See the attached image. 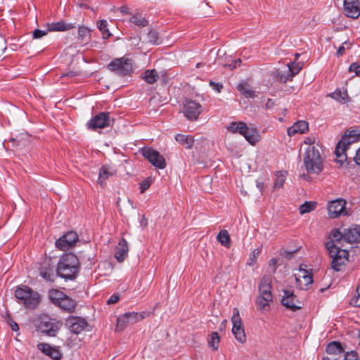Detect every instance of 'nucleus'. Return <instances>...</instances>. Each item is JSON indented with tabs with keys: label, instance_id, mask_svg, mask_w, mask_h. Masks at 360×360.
I'll use <instances>...</instances> for the list:
<instances>
[{
	"label": "nucleus",
	"instance_id": "obj_20",
	"mask_svg": "<svg viewBox=\"0 0 360 360\" xmlns=\"http://www.w3.org/2000/svg\"><path fill=\"white\" fill-rule=\"evenodd\" d=\"M39 273L42 278L49 281H54L56 274L53 266L49 262V260H45L41 265Z\"/></svg>",
	"mask_w": 360,
	"mask_h": 360
},
{
	"label": "nucleus",
	"instance_id": "obj_18",
	"mask_svg": "<svg viewBox=\"0 0 360 360\" xmlns=\"http://www.w3.org/2000/svg\"><path fill=\"white\" fill-rule=\"evenodd\" d=\"M282 304L287 308L292 311H296L302 307V302H300L293 292L288 290L284 291V295L282 298Z\"/></svg>",
	"mask_w": 360,
	"mask_h": 360
},
{
	"label": "nucleus",
	"instance_id": "obj_25",
	"mask_svg": "<svg viewBox=\"0 0 360 360\" xmlns=\"http://www.w3.org/2000/svg\"><path fill=\"white\" fill-rule=\"evenodd\" d=\"M242 136H243L246 141L251 145H255L260 139L259 131L256 128L253 127H248V125L247 129H245V132Z\"/></svg>",
	"mask_w": 360,
	"mask_h": 360
},
{
	"label": "nucleus",
	"instance_id": "obj_7",
	"mask_svg": "<svg viewBox=\"0 0 360 360\" xmlns=\"http://www.w3.org/2000/svg\"><path fill=\"white\" fill-rule=\"evenodd\" d=\"M108 68L118 75L126 76L132 71V62L126 57L115 58L108 65Z\"/></svg>",
	"mask_w": 360,
	"mask_h": 360
},
{
	"label": "nucleus",
	"instance_id": "obj_50",
	"mask_svg": "<svg viewBox=\"0 0 360 360\" xmlns=\"http://www.w3.org/2000/svg\"><path fill=\"white\" fill-rule=\"evenodd\" d=\"M316 141V138L315 136H307L304 139V143L307 145V148H309L310 147H317V146L315 145Z\"/></svg>",
	"mask_w": 360,
	"mask_h": 360
},
{
	"label": "nucleus",
	"instance_id": "obj_58",
	"mask_svg": "<svg viewBox=\"0 0 360 360\" xmlns=\"http://www.w3.org/2000/svg\"><path fill=\"white\" fill-rule=\"evenodd\" d=\"M278 265V259L276 258H272L269 262V266L271 269V271L274 272L277 268Z\"/></svg>",
	"mask_w": 360,
	"mask_h": 360
},
{
	"label": "nucleus",
	"instance_id": "obj_49",
	"mask_svg": "<svg viewBox=\"0 0 360 360\" xmlns=\"http://www.w3.org/2000/svg\"><path fill=\"white\" fill-rule=\"evenodd\" d=\"M344 141H340L335 150V155H340V154H346L345 152L347 149L346 146H344Z\"/></svg>",
	"mask_w": 360,
	"mask_h": 360
},
{
	"label": "nucleus",
	"instance_id": "obj_37",
	"mask_svg": "<svg viewBox=\"0 0 360 360\" xmlns=\"http://www.w3.org/2000/svg\"><path fill=\"white\" fill-rule=\"evenodd\" d=\"M330 96L342 103H345L348 101V95L347 91L335 90L330 94Z\"/></svg>",
	"mask_w": 360,
	"mask_h": 360
},
{
	"label": "nucleus",
	"instance_id": "obj_8",
	"mask_svg": "<svg viewBox=\"0 0 360 360\" xmlns=\"http://www.w3.org/2000/svg\"><path fill=\"white\" fill-rule=\"evenodd\" d=\"M231 322L233 324L232 333L236 340L240 343H244L246 341V335L242 319L240 317L239 310L237 308H234L233 310Z\"/></svg>",
	"mask_w": 360,
	"mask_h": 360
},
{
	"label": "nucleus",
	"instance_id": "obj_56",
	"mask_svg": "<svg viewBox=\"0 0 360 360\" xmlns=\"http://www.w3.org/2000/svg\"><path fill=\"white\" fill-rule=\"evenodd\" d=\"M344 360H358L357 354L355 352H347Z\"/></svg>",
	"mask_w": 360,
	"mask_h": 360
},
{
	"label": "nucleus",
	"instance_id": "obj_19",
	"mask_svg": "<svg viewBox=\"0 0 360 360\" xmlns=\"http://www.w3.org/2000/svg\"><path fill=\"white\" fill-rule=\"evenodd\" d=\"M292 65L293 64L288 65V70L287 75H284L279 70H276L272 73L274 78L282 83H285L288 80H292V77L299 72V69L295 72L293 70Z\"/></svg>",
	"mask_w": 360,
	"mask_h": 360
},
{
	"label": "nucleus",
	"instance_id": "obj_24",
	"mask_svg": "<svg viewBox=\"0 0 360 360\" xmlns=\"http://www.w3.org/2000/svg\"><path fill=\"white\" fill-rule=\"evenodd\" d=\"M309 129L308 123L306 121L300 120L290 127L288 130V134L290 136L297 134H304Z\"/></svg>",
	"mask_w": 360,
	"mask_h": 360
},
{
	"label": "nucleus",
	"instance_id": "obj_33",
	"mask_svg": "<svg viewBox=\"0 0 360 360\" xmlns=\"http://www.w3.org/2000/svg\"><path fill=\"white\" fill-rule=\"evenodd\" d=\"M344 240L343 233L338 229H333L330 234V240L327 243H330L335 245H341L340 243Z\"/></svg>",
	"mask_w": 360,
	"mask_h": 360
},
{
	"label": "nucleus",
	"instance_id": "obj_10",
	"mask_svg": "<svg viewBox=\"0 0 360 360\" xmlns=\"http://www.w3.org/2000/svg\"><path fill=\"white\" fill-rule=\"evenodd\" d=\"M182 111L187 120L196 121L202 111V107L195 101L186 99L183 105Z\"/></svg>",
	"mask_w": 360,
	"mask_h": 360
},
{
	"label": "nucleus",
	"instance_id": "obj_51",
	"mask_svg": "<svg viewBox=\"0 0 360 360\" xmlns=\"http://www.w3.org/2000/svg\"><path fill=\"white\" fill-rule=\"evenodd\" d=\"M349 72H354L356 75L360 76V64L353 63L350 65L349 68Z\"/></svg>",
	"mask_w": 360,
	"mask_h": 360
},
{
	"label": "nucleus",
	"instance_id": "obj_17",
	"mask_svg": "<svg viewBox=\"0 0 360 360\" xmlns=\"http://www.w3.org/2000/svg\"><path fill=\"white\" fill-rule=\"evenodd\" d=\"M37 347L53 360H60L62 358L63 354L58 347L51 346L48 343H39Z\"/></svg>",
	"mask_w": 360,
	"mask_h": 360
},
{
	"label": "nucleus",
	"instance_id": "obj_52",
	"mask_svg": "<svg viewBox=\"0 0 360 360\" xmlns=\"http://www.w3.org/2000/svg\"><path fill=\"white\" fill-rule=\"evenodd\" d=\"M150 186V181L148 179L143 181L140 184V192L141 193H144L149 188Z\"/></svg>",
	"mask_w": 360,
	"mask_h": 360
},
{
	"label": "nucleus",
	"instance_id": "obj_42",
	"mask_svg": "<svg viewBox=\"0 0 360 360\" xmlns=\"http://www.w3.org/2000/svg\"><path fill=\"white\" fill-rule=\"evenodd\" d=\"M128 323H130V320L128 319L127 314H124L117 319V328L120 330L125 328Z\"/></svg>",
	"mask_w": 360,
	"mask_h": 360
},
{
	"label": "nucleus",
	"instance_id": "obj_57",
	"mask_svg": "<svg viewBox=\"0 0 360 360\" xmlns=\"http://www.w3.org/2000/svg\"><path fill=\"white\" fill-rule=\"evenodd\" d=\"M47 34V32L43 31L41 30H35L33 32V38L34 39H39L42 37L43 36L46 35Z\"/></svg>",
	"mask_w": 360,
	"mask_h": 360
},
{
	"label": "nucleus",
	"instance_id": "obj_59",
	"mask_svg": "<svg viewBox=\"0 0 360 360\" xmlns=\"http://www.w3.org/2000/svg\"><path fill=\"white\" fill-rule=\"evenodd\" d=\"M120 300V297L117 295L113 294L110 296V297L108 300L107 304H112L117 303Z\"/></svg>",
	"mask_w": 360,
	"mask_h": 360
},
{
	"label": "nucleus",
	"instance_id": "obj_12",
	"mask_svg": "<svg viewBox=\"0 0 360 360\" xmlns=\"http://www.w3.org/2000/svg\"><path fill=\"white\" fill-rule=\"evenodd\" d=\"M297 287L300 290H307L313 283L311 274L307 270L300 268L295 274Z\"/></svg>",
	"mask_w": 360,
	"mask_h": 360
},
{
	"label": "nucleus",
	"instance_id": "obj_15",
	"mask_svg": "<svg viewBox=\"0 0 360 360\" xmlns=\"http://www.w3.org/2000/svg\"><path fill=\"white\" fill-rule=\"evenodd\" d=\"M343 6L347 17L354 19L360 17V0H344Z\"/></svg>",
	"mask_w": 360,
	"mask_h": 360
},
{
	"label": "nucleus",
	"instance_id": "obj_27",
	"mask_svg": "<svg viewBox=\"0 0 360 360\" xmlns=\"http://www.w3.org/2000/svg\"><path fill=\"white\" fill-rule=\"evenodd\" d=\"M226 129L231 133L239 134L242 135L247 129V124L243 122H232L227 127Z\"/></svg>",
	"mask_w": 360,
	"mask_h": 360
},
{
	"label": "nucleus",
	"instance_id": "obj_38",
	"mask_svg": "<svg viewBox=\"0 0 360 360\" xmlns=\"http://www.w3.org/2000/svg\"><path fill=\"white\" fill-rule=\"evenodd\" d=\"M316 207V202L312 201H307L301 205L299 207L300 214H304L314 210Z\"/></svg>",
	"mask_w": 360,
	"mask_h": 360
},
{
	"label": "nucleus",
	"instance_id": "obj_48",
	"mask_svg": "<svg viewBox=\"0 0 360 360\" xmlns=\"http://www.w3.org/2000/svg\"><path fill=\"white\" fill-rule=\"evenodd\" d=\"M351 46H352V43L349 41H345L344 43H342V44L338 48V49L337 51V53H336L337 56H342L345 53V50L350 49Z\"/></svg>",
	"mask_w": 360,
	"mask_h": 360
},
{
	"label": "nucleus",
	"instance_id": "obj_60",
	"mask_svg": "<svg viewBox=\"0 0 360 360\" xmlns=\"http://www.w3.org/2000/svg\"><path fill=\"white\" fill-rule=\"evenodd\" d=\"M210 84L217 92H220L221 89L223 88V85L221 83H215L212 81H210Z\"/></svg>",
	"mask_w": 360,
	"mask_h": 360
},
{
	"label": "nucleus",
	"instance_id": "obj_14",
	"mask_svg": "<svg viewBox=\"0 0 360 360\" xmlns=\"http://www.w3.org/2000/svg\"><path fill=\"white\" fill-rule=\"evenodd\" d=\"M345 205L346 202L342 199L331 201L328 206L329 216L331 218H336L340 215H347Z\"/></svg>",
	"mask_w": 360,
	"mask_h": 360
},
{
	"label": "nucleus",
	"instance_id": "obj_3",
	"mask_svg": "<svg viewBox=\"0 0 360 360\" xmlns=\"http://www.w3.org/2000/svg\"><path fill=\"white\" fill-rule=\"evenodd\" d=\"M304 166L309 174H319L323 170V158L318 147L306 148L303 158Z\"/></svg>",
	"mask_w": 360,
	"mask_h": 360
},
{
	"label": "nucleus",
	"instance_id": "obj_28",
	"mask_svg": "<svg viewBox=\"0 0 360 360\" xmlns=\"http://www.w3.org/2000/svg\"><path fill=\"white\" fill-rule=\"evenodd\" d=\"M176 141L186 148L188 149L193 146L194 139L193 136L178 134L175 136Z\"/></svg>",
	"mask_w": 360,
	"mask_h": 360
},
{
	"label": "nucleus",
	"instance_id": "obj_43",
	"mask_svg": "<svg viewBox=\"0 0 360 360\" xmlns=\"http://www.w3.org/2000/svg\"><path fill=\"white\" fill-rule=\"evenodd\" d=\"M107 21L105 20H101L97 22V27L99 29V30L102 32L103 38L104 39H107L111 35V34L107 29Z\"/></svg>",
	"mask_w": 360,
	"mask_h": 360
},
{
	"label": "nucleus",
	"instance_id": "obj_32",
	"mask_svg": "<svg viewBox=\"0 0 360 360\" xmlns=\"http://www.w3.org/2000/svg\"><path fill=\"white\" fill-rule=\"evenodd\" d=\"M217 239L221 245L224 246L225 248H230L231 238L228 231L222 230L219 231L217 236Z\"/></svg>",
	"mask_w": 360,
	"mask_h": 360
},
{
	"label": "nucleus",
	"instance_id": "obj_5",
	"mask_svg": "<svg viewBox=\"0 0 360 360\" xmlns=\"http://www.w3.org/2000/svg\"><path fill=\"white\" fill-rule=\"evenodd\" d=\"M15 295L25 307L29 309H34L41 301L39 294L27 285L18 287L15 290Z\"/></svg>",
	"mask_w": 360,
	"mask_h": 360
},
{
	"label": "nucleus",
	"instance_id": "obj_22",
	"mask_svg": "<svg viewBox=\"0 0 360 360\" xmlns=\"http://www.w3.org/2000/svg\"><path fill=\"white\" fill-rule=\"evenodd\" d=\"M343 236L344 241L349 243L360 242V226L345 229Z\"/></svg>",
	"mask_w": 360,
	"mask_h": 360
},
{
	"label": "nucleus",
	"instance_id": "obj_29",
	"mask_svg": "<svg viewBox=\"0 0 360 360\" xmlns=\"http://www.w3.org/2000/svg\"><path fill=\"white\" fill-rule=\"evenodd\" d=\"M65 294L56 289H51L49 291V297L52 303L58 305L60 301L65 297Z\"/></svg>",
	"mask_w": 360,
	"mask_h": 360
},
{
	"label": "nucleus",
	"instance_id": "obj_36",
	"mask_svg": "<svg viewBox=\"0 0 360 360\" xmlns=\"http://www.w3.org/2000/svg\"><path fill=\"white\" fill-rule=\"evenodd\" d=\"M288 175V172L286 171H278L276 174V179L274 181V188H281L285 181L286 176Z\"/></svg>",
	"mask_w": 360,
	"mask_h": 360
},
{
	"label": "nucleus",
	"instance_id": "obj_46",
	"mask_svg": "<svg viewBox=\"0 0 360 360\" xmlns=\"http://www.w3.org/2000/svg\"><path fill=\"white\" fill-rule=\"evenodd\" d=\"M126 314H127L128 319H129V320H130V323H136V321H141L144 318V316L142 314L135 313V312H129V313H126Z\"/></svg>",
	"mask_w": 360,
	"mask_h": 360
},
{
	"label": "nucleus",
	"instance_id": "obj_45",
	"mask_svg": "<svg viewBox=\"0 0 360 360\" xmlns=\"http://www.w3.org/2000/svg\"><path fill=\"white\" fill-rule=\"evenodd\" d=\"M349 304L353 307H360V285L357 286L356 295L352 297Z\"/></svg>",
	"mask_w": 360,
	"mask_h": 360
},
{
	"label": "nucleus",
	"instance_id": "obj_40",
	"mask_svg": "<svg viewBox=\"0 0 360 360\" xmlns=\"http://www.w3.org/2000/svg\"><path fill=\"white\" fill-rule=\"evenodd\" d=\"M219 336L217 332L212 333L209 339H208V345L212 348L213 350H217L219 347Z\"/></svg>",
	"mask_w": 360,
	"mask_h": 360
},
{
	"label": "nucleus",
	"instance_id": "obj_62",
	"mask_svg": "<svg viewBox=\"0 0 360 360\" xmlns=\"http://www.w3.org/2000/svg\"><path fill=\"white\" fill-rule=\"evenodd\" d=\"M354 160L356 165H360V148L357 150Z\"/></svg>",
	"mask_w": 360,
	"mask_h": 360
},
{
	"label": "nucleus",
	"instance_id": "obj_64",
	"mask_svg": "<svg viewBox=\"0 0 360 360\" xmlns=\"http://www.w3.org/2000/svg\"><path fill=\"white\" fill-rule=\"evenodd\" d=\"M129 8L126 6H121L120 8V11L122 13H128Z\"/></svg>",
	"mask_w": 360,
	"mask_h": 360
},
{
	"label": "nucleus",
	"instance_id": "obj_61",
	"mask_svg": "<svg viewBox=\"0 0 360 360\" xmlns=\"http://www.w3.org/2000/svg\"><path fill=\"white\" fill-rule=\"evenodd\" d=\"M240 63H241V60L238 59V60H234L232 63L229 64L228 67L229 68L230 70H233V69L236 68V67L239 66L240 65Z\"/></svg>",
	"mask_w": 360,
	"mask_h": 360
},
{
	"label": "nucleus",
	"instance_id": "obj_9",
	"mask_svg": "<svg viewBox=\"0 0 360 360\" xmlns=\"http://www.w3.org/2000/svg\"><path fill=\"white\" fill-rule=\"evenodd\" d=\"M141 153L142 155L154 167L161 169L166 167L165 160L158 151L152 148L145 147L141 148Z\"/></svg>",
	"mask_w": 360,
	"mask_h": 360
},
{
	"label": "nucleus",
	"instance_id": "obj_54",
	"mask_svg": "<svg viewBox=\"0 0 360 360\" xmlns=\"http://www.w3.org/2000/svg\"><path fill=\"white\" fill-rule=\"evenodd\" d=\"M335 161L337 163L340 164V166H342L343 164L347 160V155L346 154H340L335 155Z\"/></svg>",
	"mask_w": 360,
	"mask_h": 360
},
{
	"label": "nucleus",
	"instance_id": "obj_34",
	"mask_svg": "<svg viewBox=\"0 0 360 360\" xmlns=\"http://www.w3.org/2000/svg\"><path fill=\"white\" fill-rule=\"evenodd\" d=\"M114 174V171L111 170L110 167L107 165L103 166L100 169L99 177H98V183L101 185H103L104 181L110 176Z\"/></svg>",
	"mask_w": 360,
	"mask_h": 360
},
{
	"label": "nucleus",
	"instance_id": "obj_31",
	"mask_svg": "<svg viewBox=\"0 0 360 360\" xmlns=\"http://www.w3.org/2000/svg\"><path fill=\"white\" fill-rule=\"evenodd\" d=\"M326 352L328 354L337 355L344 353V349L339 342L334 341L328 345Z\"/></svg>",
	"mask_w": 360,
	"mask_h": 360
},
{
	"label": "nucleus",
	"instance_id": "obj_13",
	"mask_svg": "<svg viewBox=\"0 0 360 360\" xmlns=\"http://www.w3.org/2000/svg\"><path fill=\"white\" fill-rule=\"evenodd\" d=\"M110 123V113L109 112H100L93 117L87 123L89 129H103L109 126Z\"/></svg>",
	"mask_w": 360,
	"mask_h": 360
},
{
	"label": "nucleus",
	"instance_id": "obj_63",
	"mask_svg": "<svg viewBox=\"0 0 360 360\" xmlns=\"http://www.w3.org/2000/svg\"><path fill=\"white\" fill-rule=\"evenodd\" d=\"M11 328L13 331H18L19 330V326L15 322H12L11 323Z\"/></svg>",
	"mask_w": 360,
	"mask_h": 360
},
{
	"label": "nucleus",
	"instance_id": "obj_11",
	"mask_svg": "<svg viewBox=\"0 0 360 360\" xmlns=\"http://www.w3.org/2000/svg\"><path fill=\"white\" fill-rule=\"evenodd\" d=\"M78 239L76 232L69 231L56 241V246L60 250H67L73 247Z\"/></svg>",
	"mask_w": 360,
	"mask_h": 360
},
{
	"label": "nucleus",
	"instance_id": "obj_16",
	"mask_svg": "<svg viewBox=\"0 0 360 360\" xmlns=\"http://www.w3.org/2000/svg\"><path fill=\"white\" fill-rule=\"evenodd\" d=\"M66 325L72 333L79 334L86 328L87 322L84 319L70 316L67 319Z\"/></svg>",
	"mask_w": 360,
	"mask_h": 360
},
{
	"label": "nucleus",
	"instance_id": "obj_4",
	"mask_svg": "<svg viewBox=\"0 0 360 360\" xmlns=\"http://www.w3.org/2000/svg\"><path fill=\"white\" fill-rule=\"evenodd\" d=\"M326 249L330 257L332 259L331 267L335 271H339L349 262V252L342 249V245H335L330 243H326Z\"/></svg>",
	"mask_w": 360,
	"mask_h": 360
},
{
	"label": "nucleus",
	"instance_id": "obj_6",
	"mask_svg": "<svg viewBox=\"0 0 360 360\" xmlns=\"http://www.w3.org/2000/svg\"><path fill=\"white\" fill-rule=\"evenodd\" d=\"M62 325L61 321L47 315H42L35 321L37 330L49 336H55Z\"/></svg>",
	"mask_w": 360,
	"mask_h": 360
},
{
	"label": "nucleus",
	"instance_id": "obj_30",
	"mask_svg": "<svg viewBox=\"0 0 360 360\" xmlns=\"http://www.w3.org/2000/svg\"><path fill=\"white\" fill-rule=\"evenodd\" d=\"M141 78L148 84H152L158 80L159 75L155 69L146 70L143 72Z\"/></svg>",
	"mask_w": 360,
	"mask_h": 360
},
{
	"label": "nucleus",
	"instance_id": "obj_53",
	"mask_svg": "<svg viewBox=\"0 0 360 360\" xmlns=\"http://www.w3.org/2000/svg\"><path fill=\"white\" fill-rule=\"evenodd\" d=\"M148 36L149 41L151 43H153V44L158 43V33L156 32L150 31V32H149Z\"/></svg>",
	"mask_w": 360,
	"mask_h": 360
},
{
	"label": "nucleus",
	"instance_id": "obj_44",
	"mask_svg": "<svg viewBox=\"0 0 360 360\" xmlns=\"http://www.w3.org/2000/svg\"><path fill=\"white\" fill-rule=\"evenodd\" d=\"M262 251V248H256L253 250L249 255L248 260L247 262V264L248 266H253L257 261L258 256L259 255Z\"/></svg>",
	"mask_w": 360,
	"mask_h": 360
},
{
	"label": "nucleus",
	"instance_id": "obj_1",
	"mask_svg": "<svg viewBox=\"0 0 360 360\" xmlns=\"http://www.w3.org/2000/svg\"><path fill=\"white\" fill-rule=\"evenodd\" d=\"M79 269V259L75 255L64 254L58 263L56 274L65 279L72 280L77 276Z\"/></svg>",
	"mask_w": 360,
	"mask_h": 360
},
{
	"label": "nucleus",
	"instance_id": "obj_21",
	"mask_svg": "<svg viewBox=\"0 0 360 360\" xmlns=\"http://www.w3.org/2000/svg\"><path fill=\"white\" fill-rule=\"evenodd\" d=\"M128 244L124 238H122L118 243L115 252V257L119 262H123L128 255Z\"/></svg>",
	"mask_w": 360,
	"mask_h": 360
},
{
	"label": "nucleus",
	"instance_id": "obj_35",
	"mask_svg": "<svg viewBox=\"0 0 360 360\" xmlns=\"http://www.w3.org/2000/svg\"><path fill=\"white\" fill-rule=\"evenodd\" d=\"M237 89L246 98H253L255 96V91L245 82L239 84Z\"/></svg>",
	"mask_w": 360,
	"mask_h": 360
},
{
	"label": "nucleus",
	"instance_id": "obj_23",
	"mask_svg": "<svg viewBox=\"0 0 360 360\" xmlns=\"http://www.w3.org/2000/svg\"><path fill=\"white\" fill-rule=\"evenodd\" d=\"M48 30L50 32L68 31L75 27L72 23H68L63 20L47 24Z\"/></svg>",
	"mask_w": 360,
	"mask_h": 360
},
{
	"label": "nucleus",
	"instance_id": "obj_2",
	"mask_svg": "<svg viewBox=\"0 0 360 360\" xmlns=\"http://www.w3.org/2000/svg\"><path fill=\"white\" fill-rule=\"evenodd\" d=\"M259 296L256 300V304L262 313H266L271 310L273 302L271 293V278L269 276H264L259 285Z\"/></svg>",
	"mask_w": 360,
	"mask_h": 360
},
{
	"label": "nucleus",
	"instance_id": "obj_26",
	"mask_svg": "<svg viewBox=\"0 0 360 360\" xmlns=\"http://www.w3.org/2000/svg\"><path fill=\"white\" fill-rule=\"evenodd\" d=\"M58 307L68 312L72 313L76 308V302L72 298L65 295V297L58 304Z\"/></svg>",
	"mask_w": 360,
	"mask_h": 360
},
{
	"label": "nucleus",
	"instance_id": "obj_41",
	"mask_svg": "<svg viewBox=\"0 0 360 360\" xmlns=\"http://www.w3.org/2000/svg\"><path fill=\"white\" fill-rule=\"evenodd\" d=\"M90 37V30L84 26H79L78 28V39L86 41Z\"/></svg>",
	"mask_w": 360,
	"mask_h": 360
},
{
	"label": "nucleus",
	"instance_id": "obj_47",
	"mask_svg": "<svg viewBox=\"0 0 360 360\" xmlns=\"http://www.w3.org/2000/svg\"><path fill=\"white\" fill-rule=\"evenodd\" d=\"M350 139L359 140L360 138V130L359 129H348L346 131L345 135Z\"/></svg>",
	"mask_w": 360,
	"mask_h": 360
},
{
	"label": "nucleus",
	"instance_id": "obj_55",
	"mask_svg": "<svg viewBox=\"0 0 360 360\" xmlns=\"http://www.w3.org/2000/svg\"><path fill=\"white\" fill-rule=\"evenodd\" d=\"M344 146H346L347 148L348 147L353 143L357 141L358 140H356L354 139H350L347 136H343L342 139L340 141H344Z\"/></svg>",
	"mask_w": 360,
	"mask_h": 360
},
{
	"label": "nucleus",
	"instance_id": "obj_39",
	"mask_svg": "<svg viewBox=\"0 0 360 360\" xmlns=\"http://www.w3.org/2000/svg\"><path fill=\"white\" fill-rule=\"evenodd\" d=\"M129 21L139 27H145L148 25V21L140 13L133 15Z\"/></svg>",
	"mask_w": 360,
	"mask_h": 360
}]
</instances>
